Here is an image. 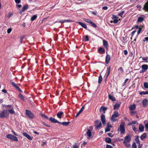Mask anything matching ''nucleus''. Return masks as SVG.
Returning a JSON list of instances; mask_svg holds the SVG:
<instances>
[{"label": "nucleus", "mask_w": 148, "mask_h": 148, "mask_svg": "<svg viewBox=\"0 0 148 148\" xmlns=\"http://www.w3.org/2000/svg\"><path fill=\"white\" fill-rule=\"evenodd\" d=\"M131 140V137L130 135L128 134L125 137L123 143L124 144L126 147L128 148L130 146V144L129 143Z\"/></svg>", "instance_id": "obj_1"}, {"label": "nucleus", "mask_w": 148, "mask_h": 148, "mask_svg": "<svg viewBox=\"0 0 148 148\" xmlns=\"http://www.w3.org/2000/svg\"><path fill=\"white\" fill-rule=\"evenodd\" d=\"M119 115V114L117 111L114 112L111 117V120L113 122L116 121L117 119H116V118Z\"/></svg>", "instance_id": "obj_2"}, {"label": "nucleus", "mask_w": 148, "mask_h": 148, "mask_svg": "<svg viewBox=\"0 0 148 148\" xmlns=\"http://www.w3.org/2000/svg\"><path fill=\"white\" fill-rule=\"evenodd\" d=\"M125 123L124 121H122L120 125V130L121 133L122 134H124L125 133Z\"/></svg>", "instance_id": "obj_3"}, {"label": "nucleus", "mask_w": 148, "mask_h": 148, "mask_svg": "<svg viewBox=\"0 0 148 148\" xmlns=\"http://www.w3.org/2000/svg\"><path fill=\"white\" fill-rule=\"evenodd\" d=\"M6 137L13 141H17L18 140V139L16 136H13L11 134L7 135H6Z\"/></svg>", "instance_id": "obj_4"}, {"label": "nucleus", "mask_w": 148, "mask_h": 148, "mask_svg": "<svg viewBox=\"0 0 148 148\" xmlns=\"http://www.w3.org/2000/svg\"><path fill=\"white\" fill-rule=\"evenodd\" d=\"M25 114L30 118L32 119L34 117V114L30 110H26Z\"/></svg>", "instance_id": "obj_5"}, {"label": "nucleus", "mask_w": 148, "mask_h": 148, "mask_svg": "<svg viewBox=\"0 0 148 148\" xmlns=\"http://www.w3.org/2000/svg\"><path fill=\"white\" fill-rule=\"evenodd\" d=\"M11 84L12 85V86L16 88V89L19 92H22V90L18 86L17 84H16L14 82H12Z\"/></svg>", "instance_id": "obj_6"}, {"label": "nucleus", "mask_w": 148, "mask_h": 148, "mask_svg": "<svg viewBox=\"0 0 148 148\" xmlns=\"http://www.w3.org/2000/svg\"><path fill=\"white\" fill-rule=\"evenodd\" d=\"M143 106V107H147L148 105V99H144L142 101Z\"/></svg>", "instance_id": "obj_7"}, {"label": "nucleus", "mask_w": 148, "mask_h": 148, "mask_svg": "<svg viewBox=\"0 0 148 148\" xmlns=\"http://www.w3.org/2000/svg\"><path fill=\"white\" fill-rule=\"evenodd\" d=\"M23 135L26 137L28 139L30 140H32V137L31 136L25 132H23L22 133Z\"/></svg>", "instance_id": "obj_8"}, {"label": "nucleus", "mask_w": 148, "mask_h": 148, "mask_svg": "<svg viewBox=\"0 0 148 148\" xmlns=\"http://www.w3.org/2000/svg\"><path fill=\"white\" fill-rule=\"evenodd\" d=\"M101 120L104 125L106 124V119L105 115L103 114H102L101 116Z\"/></svg>", "instance_id": "obj_9"}, {"label": "nucleus", "mask_w": 148, "mask_h": 148, "mask_svg": "<svg viewBox=\"0 0 148 148\" xmlns=\"http://www.w3.org/2000/svg\"><path fill=\"white\" fill-rule=\"evenodd\" d=\"M98 52L100 54H103L105 53V50L102 47H100L98 50Z\"/></svg>", "instance_id": "obj_10"}, {"label": "nucleus", "mask_w": 148, "mask_h": 148, "mask_svg": "<svg viewBox=\"0 0 148 148\" xmlns=\"http://www.w3.org/2000/svg\"><path fill=\"white\" fill-rule=\"evenodd\" d=\"M103 46L106 49L108 50V45L107 41L105 40H103Z\"/></svg>", "instance_id": "obj_11"}, {"label": "nucleus", "mask_w": 148, "mask_h": 148, "mask_svg": "<svg viewBox=\"0 0 148 148\" xmlns=\"http://www.w3.org/2000/svg\"><path fill=\"white\" fill-rule=\"evenodd\" d=\"M143 10L145 11L148 12V1L145 3Z\"/></svg>", "instance_id": "obj_12"}, {"label": "nucleus", "mask_w": 148, "mask_h": 148, "mask_svg": "<svg viewBox=\"0 0 148 148\" xmlns=\"http://www.w3.org/2000/svg\"><path fill=\"white\" fill-rule=\"evenodd\" d=\"M63 115L64 113L62 111H59L57 114V117L59 119H61L62 118V116Z\"/></svg>", "instance_id": "obj_13"}, {"label": "nucleus", "mask_w": 148, "mask_h": 148, "mask_svg": "<svg viewBox=\"0 0 148 148\" xmlns=\"http://www.w3.org/2000/svg\"><path fill=\"white\" fill-rule=\"evenodd\" d=\"M110 56L109 55H107L106 57L105 62L106 64H108L110 62Z\"/></svg>", "instance_id": "obj_14"}, {"label": "nucleus", "mask_w": 148, "mask_h": 148, "mask_svg": "<svg viewBox=\"0 0 148 148\" xmlns=\"http://www.w3.org/2000/svg\"><path fill=\"white\" fill-rule=\"evenodd\" d=\"M6 113V112L5 111H2L0 114V118H3L4 117H6V116L5 115Z\"/></svg>", "instance_id": "obj_15"}, {"label": "nucleus", "mask_w": 148, "mask_h": 148, "mask_svg": "<svg viewBox=\"0 0 148 148\" xmlns=\"http://www.w3.org/2000/svg\"><path fill=\"white\" fill-rule=\"evenodd\" d=\"M76 22L79 24L82 27L86 29H87V26L85 23L79 22Z\"/></svg>", "instance_id": "obj_16"}, {"label": "nucleus", "mask_w": 148, "mask_h": 148, "mask_svg": "<svg viewBox=\"0 0 148 148\" xmlns=\"http://www.w3.org/2000/svg\"><path fill=\"white\" fill-rule=\"evenodd\" d=\"M141 67L143 70L146 72L148 69V65L147 64H144L142 65Z\"/></svg>", "instance_id": "obj_17"}, {"label": "nucleus", "mask_w": 148, "mask_h": 148, "mask_svg": "<svg viewBox=\"0 0 148 148\" xmlns=\"http://www.w3.org/2000/svg\"><path fill=\"white\" fill-rule=\"evenodd\" d=\"M107 109V108L103 106H101L100 109V112H103V113H105L106 110Z\"/></svg>", "instance_id": "obj_18"}, {"label": "nucleus", "mask_w": 148, "mask_h": 148, "mask_svg": "<svg viewBox=\"0 0 148 148\" xmlns=\"http://www.w3.org/2000/svg\"><path fill=\"white\" fill-rule=\"evenodd\" d=\"M121 103H116L114 106V109L115 110L116 109H118L120 106V105H121Z\"/></svg>", "instance_id": "obj_19"}, {"label": "nucleus", "mask_w": 148, "mask_h": 148, "mask_svg": "<svg viewBox=\"0 0 148 148\" xmlns=\"http://www.w3.org/2000/svg\"><path fill=\"white\" fill-rule=\"evenodd\" d=\"M147 137V134L146 133H144L142 134L140 136V139L142 140H143L144 139Z\"/></svg>", "instance_id": "obj_20"}, {"label": "nucleus", "mask_w": 148, "mask_h": 148, "mask_svg": "<svg viewBox=\"0 0 148 148\" xmlns=\"http://www.w3.org/2000/svg\"><path fill=\"white\" fill-rule=\"evenodd\" d=\"M49 120L52 123H56L57 120L56 119L52 117H50L49 119Z\"/></svg>", "instance_id": "obj_21"}, {"label": "nucleus", "mask_w": 148, "mask_h": 148, "mask_svg": "<svg viewBox=\"0 0 148 148\" xmlns=\"http://www.w3.org/2000/svg\"><path fill=\"white\" fill-rule=\"evenodd\" d=\"M139 129L140 132H143L144 129V127L143 125L141 124H140L139 127Z\"/></svg>", "instance_id": "obj_22"}, {"label": "nucleus", "mask_w": 148, "mask_h": 148, "mask_svg": "<svg viewBox=\"0 0 148 148\" xmlns=\"http://www.w3.org/2000/svg\"><path fill=\"white\" fill-rule=\"evenodd\" d=\"M110 69H111V67H109L108 68L107 70L106 71V76H107V77H108V76L109 75L110 71Z\"/></svg>", "instance_id": "obj_23"}, {"label": "nucleus", "mask_w": 148, "mask_h": 148, "mask_svg": "<svg viewBox=\"0 0 148 148\" xmlns=\"http://www.w3.org/2000/svg\"><path fill=\"white\" fill-rule=\"evenodd\" d=\"M144 18L143 17L140 16L138 18L137 22L138 23L144 21Z\"/></svg>", "instance_id": "obj_24"}, {"label": "nucleus", "mask_w": 148, "mask_h": 148, "mask_svg": "<svg viewBox=\"0 0 148 148\" xmlns=\"http://www.w3.org/2000/svg\"><path fill=\"white\" fill-rule=\"evenodd\" d=\"M108 98L112 100V101H115L116 100L115 98L113 96L110 95H108Z\"/></svg>", "instance_id": "obj_25"}, {"label": "nucleus", "mask_w": 148, "mask_h": 148, "mask_svg": "<svg viewBox=\"0 0 148 148\" xmlns=\"http://www.w3.org/2000/svg\"><path fill=\"white\" fill-rule=\"evenodd\" d=\"M28 8V5L26 4L23 6L22 9V12H24L25 11V10Z\"/></svg>", "instance_id": "obj_26"}, {"label": "nucleus", "mask_w": 148, "mask_h": 148, "mask_svg": "<svg viewBox=\"0 0 148 148\" xmlns=\"http://www.w3.org/2000/svg\"><path fill=\"white\" fill-rule=\"evenodd\" d=\"M105 141L107 143H110L111 142V140L110 138L107 137L105 139Z\"/></svg>", "instance_id": "obj_27"}, {"label": "nucleus", "mask_w": 148, "mask_h": 148, "mask_svg": "<svg viewBox=\"0 0 148 148\" xmlns=\"http://www.w3.org/2000/svg\"><path fill=\"white\" fill-rule=\"evenodd\" d=\"M86 134L88 136L90 137L91 136V133L90 130L89 129L87 130V132H86Z\"/></svg>", "instance_id": "obj_28"}, {"label": "nucleus", "mask_w": 148, "mask_h": 148, "mask_svg": "<svg viewBox=\"0 0 148 148\" xmlns=\"http://www.w3.org/2000/svg\"><path fill=\"white\" fill-rule=\"evenodd\" d=\"M70 123V122H63L62 123V125L64 126H67Z\"/></svg>", "instance_id": "obj_29"}, {"label": "nucleus", "mask_w": 148, "mask_h": 148, "mask_svg": "<svg viewBox=\"0 0 148 148\" xmlns=\"http://www.w3.org/2000/svg\"><path fill=\"white\" fill-rule=\"evenodd\" d=\"M37 18V15H34L32 16L31 18V20L33 21L35 20Z\"/></svg>", "instance_id": "obj_30"}, {"label": "nucleus", "mask_w": 148, "mask_h": 148, "mask_svg": "<svg viewBox=\"0 0 148 148\" xmlns=\"http://www.w3.org/2000/svg\"><path fill=\"white\" fill-rule=\"evenodd\" d=\"M139 94L141 95H148V91H143L140 92Z\"/></svg>", "instance_id": "obj_31"}, {"label": "nucleus", "mask_w": 148, "mask_h": 148, "mask_svg": "<svg viewBox=\"0 0 148 148\" xmlns=\"http://www.w3.org/2000/svg\"><path fill=\"white\" fill-rule=\"evenodd\" d=\"M135 140L136 143L138 144H140V143L139 139L138 136L135 139Z\"/></svg>", "instance_id": "obj_32"}, {"label": "nucleus", "mask_w": 148, "mask_h": 148, "mask_svg": "<svg viewBox=\"0 0 148 148\" xmlns=\"http://www.w3.org/2000/svg\"><path fill=\"white\" fill-rule=\"evenodd\" d=\"M102 80V77L101 75H100V76H99V79H98V83L99 84H100Z\"/></svg>", "instance_id": "obj_33"}, {"label": "nucleus", "mask_w": 148, "mask_h": 148, "mask_svg": "<svg viewBox=\"0 0 148 148\" xmlns=\"http://www.w3.org/2000/svg\"><path fill=\"white\" fill-rule=\"evenodd\" d=\"M136 106L135 104L131 105L129 107L130 109L131 110H134Z\"/></svg>", "instance_id": "obj_34"}, {"label": "nucleus", "mask_w": 148, "mask_h": 148, "mask_svg": "<svg viewBox=\"0 0 148 148\" xmlns=\"http://www.w3.org/2000/svg\"><path fill=\"white\" fill-rule=\"evenodd\" d=\"M18 97L20 99L24 100H25L23 96L21 93H20L18 95Z\"/></svg>", "instance_id": "obj_35"}, {"label": "nucleus", "mask_w": 148, "mask_h": 148, "mask_svg": "<svg viewBox=\"0 0 148 148\" xmlns=\"http://www.w3.org/2000/svg\"><path fill=\"white\" fill-rule=\"evenodd\" d=\"M143 86L144 88H148V82H145L143 84Z\"/></svg>", "instance_id": "obj_36"}, {"label": "nucleus", "mask_w": 148, "mask_h": 148, "mask_svg": "<svg viewBox=\"0 0 148 148\" xmlns=\"http://www.w3.org/2000/svg\"><path fill=\"white\" fill-rule=\"evenodd\" d=\"M119 22L118 20L117 19H115L113 20V21H110V23H112L113 22L114 23H117Z\"/></svg>", "instance_id": "obj_37"}, {"label": "nucleus", "mask_w": 148, "mask_h": 148, "mask_svg": "<svg viewBox=\"0 0 148 148\" xmlns=\"http://www.w3.org/2000/svg\"><path fill=\"white\" fill-rule=\"evenodd\" d=\"M41 116L44 118L45 119H49L48 117L46 115L44 114H41Z\"/></svg>", "instance_id": "obj_38"}, {"label": "nucleus", "mask_w": 148, "mask_h": 148, "mask_svg": "<svg viewBox=\"0 0 148 148\" xmlns=\"http://www.w3.org/2000/svg\"><path fill=\"white\" fill-rule=\"evenodd\" d=\"M96 126V128L97 129H98L99 128H100L101 126V123H100L98 124L95 125Z\"/></svg>", "instance_id": "obj_39"}, {"label": "nucleus", "mask_w": 148, "mask_h": 148, "mask_svg": "<svg viewBox=\"0 0 148 148\" xmlns=\"http://www.w3.org/2000/svg\"><path fill=\"white\" fill-rule=\"evenodd\" d=\"M84 20L87 23H90V24L92 21L91 20L86 18H84Z\"/></svg>", "instance_id": "obj_40"}, {"label": "nucleus", "mask_w": 148, "mask_h": 148, "mask_svg": "<svg viewBox=\"0 0 148 148\" xmlns=\"http://www.w3.org/2000/svg\"><path fill=\"white\" fill-rule=\"evenodd\" d=\"M90 24L92 26L94 27H97V25L93 22L92 21H91Z\"/></svg>", "instance_id": "obj_41"}, {"label": "nucleus", "mask_w": 148, "mask_h": 148, "mask_svg": "<svg viewBox=\"0 0 148 148\" xmlns=\"http://www.w3.org/2000/svg\"><path fill=\"white\" fill-rule=\"evenodd\" d=\"M132 128L133 130L135 132L138 131V130H136L137 128L134 125L132 126Z\"/></svg>", "instance_id": "obj_42"}, {"label": "nucleus", "mask_w": 148, "mask_h": 148, "mask_svg": "<svg viewBox=\"0 0 148 148\" xmlns=\"http://www.w3.org/2000/svg\"><path fill=\"white\" fill-rule=\"evenodd\" d=\"M8 111L9 113L11 114H14L15 112L14 111L13 109H11L9 110H8Z\"/></svg>", "instance_id": "obj_43"}, {"label": "nucleus", "mask_w": 148, "mask_h": 148, "mask_svg": "<svg viewBox=\"0 0 148 148\" xmlns=\"http://www.w3.org/2000/svg\"><path fill=\"white\" fill-rule=\"evenodd\" d=\"M125 11H123L119 13L118 14V16H121V17L122 16V15L124 13Z\"/></svg>", "instance_id": "obj_44"}, {"label": "nucleus", "mask_w": 148, "mask_h": 148, "mask_svg": "<svg viewBox=\"0 0 148 148\" xmlns=\"http://www.w3.org/2000/svg\"><path fill=\"white\" fill-rule=\"evenodd\" d=\"M143 60L145 61L146 62H148V57L143 58H142Z\"/></svg>", "instance_id": "obj_45"}, {"label": "nucleus", "mask_w": 148, "mask_h": 148, "mask_svg": "<svg viewBox=\"0 0 148 148\" xmlns=\"http://www.w3.org/2000/svg\"><path fill=\"white\" fill-rule=\"evenodd\" d=\"M13 14V12H11L9 13L8 15V18H10L12 16Z\"/></svg>", "instance_id": "obj_46"}, {"label": "nucleus", "mask_w": 148, "mask_h": 148, "mask_svg": "<svg viewBox=\"0 0 148 148\" xmlns=\"http://www.w3.org/2000/svg\"><path fill=\"white\" fill-rule=\"evenodd\" d=\"M136 32V30H135L133 31L132 32V33H131V39H132V37L133 36L134 34Z\"/></svg>", "instance_id": "obj_47"}, {"label": "nucleus", "mask_w": 148, "mask_h": 148, "mask_svg": "<svg viewBox=\"0 0 148 148\" xmlns=\"http://www.w3.org/2000/svg\"><path fill=\"white\" fill-rule=\"evenodd\" d=\"M106 127L110 128H112V126L110 124V122H109L108 123Z\"/></svg>", "instance_id": "obj_48"}, {"label": "nucleus", "mask_w": 148, "mask_h": 148, "mask_svg": "<svg viewBox=\"0 0 148 148\" xmlns=\"http://www.w3.org/2000/svg\"><path fill=\"white\" fill-rule=\"evenodd\" d=\"M132 148H137V146L135 143L134 142L132 143Z\"/></svg>", "instance_id": "obj_49"}, {"label": "nucleus", "mask_w": 148, "mask_h": 148, "mask_svg": "<svg viewBox=\"0 0 148 148\" xmlns=\"http://www.w3.org/2000/svg\"><path fill=\"white\" fill-rule=\"evenodd\" d=\"M73 21H72L70 19H68V20H64V23L66 22H73Z\"/></svg>", "instance_id": "obj_50"}, {"label": "nucleus", "mask_w": 148, "mask_h": 148, "mask_svg": "<svg viewBox=\"0 0 148 148\" xmlns=\"http://www.w3.org/2000/svg\"><path fill=\"white\" fill-rule=\"evenodd\" d=\"M89 40L88 36V35H86L84 39L85 41H88Z\"/></svg>", "instance_id": "obj_51"}, {"label": "nucleus", "mask_w": 148, "mask_h": 148, "mask_svg": "<svg viewBox=\"0 0 148 148\" xmlns=\"http://www.w3.org/2000/svg\"><path fill=\"white\" fill-rule=\"evenodd\" d=\"M112 19L114 20L115 19H117L118 18V17L114 15H112Z\"/></svg>", "instance_id": "obj_52"}, {"label": "nucleus", "mask_w": 148, "mask_h": 148, "mask_svg": "<svg viewBox=\"0 0 148 148\" xmlns=\"http://www.w3.org/2000/svg\"><path fill=\"white\" fill-rule=\"evenodd\" d=\"M110 131V128L108 127H106V128L105 129V132H109Z\"/></svg>", "instance_id": "obj_53"}, {"label": "nucleus", "mask_w": 148, "mask_h": 148, "mask_svg": "<svg viewBox=\"0 0 148 148\" xmlns=\"http://www.w3.org/2000/svg\"><path fill=\"white\" fill-rule=\"evenodd\" d=\"M42 123L45 126L48 127H50V125H48L45 122H42Z\"/></svg>", "instance_id": "obj_54"}, {"label": "nucleus", "mask_w": 148, "mask_h": 148, "mask_svg": "<svg viewBox=\"0 0 148 148\" xmlns=\"http://www.w3.org/2000/svg\"><path fill=\"white\" fill-rule=\"evenodd\" d=\"M73 148H79V147L78 145H77V144L76 143L75 144L73 145Z\"/></svg>", "instance_id": "obj_55"}, {"label": "nucleus", "mask_w": 148, "mask_h": 148, "mask_svg": "<svg viewBox=\"0 0 148 148\" xmlns=\"http://www.w3.org/2000/svg\"><path fill=\"white\" fill-rule=\"evenodd\" d=\"M136 113V112L131 111L130 112V113L131 115H133L135 114Z\"/></svg>", "instance_id": "obj_56"}, {"label": "nucleus", "mask_w": 148, "mask_h": 148, "mask_svg": "<svg viewBox=\"0 0 148 148\" xmlns=\"http://www.w3.org/2000/svg\"><path fill=\"white\" fill-rule=\"evenodd\" d=\"M141 30H142V28H140V27H139V28L138 29V33H137V34L138 35H139L140 34V32Z\"/></svg>", "instance_id": "obj_57"}, {"label": "nucleus", "mask_w": 148, "mask_h": 148, "mask_svg": "<svg viewBox=\"0 0 148 148\" xmlns=\"http://www.w3.org/2000/svg\"><path fill=\"white\" fill-rule=\"evenodd\" d=\"M101 122L99 120H96L95 122V125L98 124H99V123H100Z\"/></svg>", "instance_id": "obj_58"}, {"label": "nucleus", "mask_w": 148, "mask_h": 148, "mask_svg": "<svg viewBox=\"0 0 148 148\" xmlns=\"http://www.w3.org/2000/svg\"><path fill=\"white\" fill-rule=\"evenodd\" d=\"M129 80V79L128 78H127V79H126L124 82V83H123V86H124L125 84Z\"/></svg>", "instance_id": "obj_59"}, {"label": "nucleus", "mask_w": 148, "mask_h": 148, "mask_svg": "<svg viewBox=\"0 0 148 148\" xmlns=\"http://www.w3.org/2000/svg\"><path fill=\"white\" fill-rule=\"evenodd\" d=\"M12 30V29L11 28H9L7 30V33L8 34H9L10 33Z\"/></svg>", "instance_id": "obj_60"}, {"label": "nucleus", "mask_w": 148, "mask_h": 148, "mask_svg": "<svg viewBox=\"0 0 148 148\" xmlns=\"http://www.w3.org/2000/svg\"><path fill=\"white\" fill-rule=\"evenodd\" d=\"M84 106H82V107L81 108L80 110H79V112L81 113L82 112V111L84 110Z\"/></svg>", "instance_id": "obj_61"}, {"label": "nucleus", "mask_w": 148, "mask_h": 148, "mask_svg": "<svg viewBox=\"0 0 148 148\" xmlns=\"http://www.w3.org/2000/svg\"><path fill=\"white\" fill-rule=\"evenodd\" d=\"M145 126V131H147L148 130V124H146Z\"/></svg>", "instance_id": "obj_62"}, {"label": "nucleus", "mask_w": 148, "mask_h": 148, "mask_svg": "<svg viewBox=\"0 0 148 148\" xmlns=\"http://www.w3.org/2000/svg\"><path fill=\"white\" fill-rule=\"evenodd\" d=\"M143 42L148 41V37L145 38L143 40Z\"/></svg>", "instance_id": "obj_63"}, {"label": "nucleus", "mask_w": 148, "mask_h": 148, "mask_svg": "<svg viewBox=\"0 0 148 148\" xmlns=\"http://www.w3.org/2000/svg\"><path fill=\"white\" fill-rule=\"evenodd\" d=\"M106 148H113V147L110 145H107L106 146Z\"/></svg>", "instance_id": "obj_64"}]
</instances>
